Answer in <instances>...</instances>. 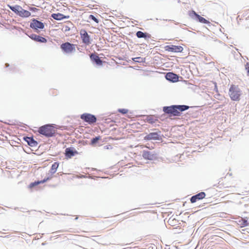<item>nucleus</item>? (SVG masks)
Wrapping results in <instances>:
<instances>
[{
  "instance_id": "a878e982",
  "label": "nucleus",
  "mask_w": 249,
  "mask_h": 249,
  "mask_svg": "<svg viewBox=\"0 0 249 249\" xmlns=\"http://www.w3.org/2000/svg\"><path fill=\"white\" fill-rule=\"evenodd\" d=\"M145 117H146V118H145L146 121L147 123L151 124H153L157 120V119H154L153 117H152L151 115H146Z\"/></svg>"
},
{
  "instance_id": "9d476101",
  "label": "nucleus",
  "mask_w": 249,
  "mask_h": 249,
  "mask_svg": "<svg viewBox=\"0 0 249 249\" xmlns=\"http://www.w3.org/2000/svg\"><path fill=\"white\" fill-rule=\"evenodd\" d=\"M80 35L82 42L87 45L91 43L90 36L88 34L85 29H81L80 31Z\"/></svg>"
},
{
  "instance_id": "b1692460",
  "label": "nucleus",
  "mask_w": 249,
  "mask_h": 249,
  "mask_svg": "<svg viewBox=\"0 0 249 249\" xmlns=\"http://www.w3.org/2000/svg\"><path fill=\"white\" fill-rule=\"evenodd\" d=\"M239 225H240V227L242 228L248 226L249 225L248 218L245 217L241 218L239 220Z\"/></svg>"
},
{
  "instance_id": "20e7f679",
  "label": "nucleus",
  "mask_w": 249,
  "mask_h": 249,
  "mask_svg": "<svg viewBox=\"0 0 249 249\" xmlns=\"http://www.w3.org/2000/svg\"><path fill=\"white\" fill-rule=\"evenodd\" d=\"M30 27L36 33L39 34L40 30H42L45 28V24L38 19L33 18L31 19Z\"/></svg>"
},
{
  "instance_id": "5701e85b",
  "label": "nucleus",
  "mask_w": 249,
  "mask_h": 249,
  "mask_svg": "<svg viewBox=\"0 0 249 249\" xmlns=\"http://www.w3.org/2000/svg\"><path fill=\"white\" fill-rule=\"evenodd\" d=\"M63 14L60 13H53L51 15V17L56 20H63Z\"/></svg>"
},
{
  "instance_id": "dca6fc26",
  "label": "nucleus",
  "mask_w": 249,
  "mask_h": 249,
  "mask_svg": "<svg viewBox=\"0 0 249 249\" xmlns=\"http://www.w3.org/2000/svg\"><path fill=\"white\" fill-rule=\"evenodd\" d=\"M29 37L33 40L39 43H46L47 39L45 37L35 34H31Z\"/></svg>"
},
{
  "instance_id": "c03bdc74",
  "label": "nucleus",
  "mask_w": 249,
  "mask_h": 249,
  "mask_svg": "<svg viewBox=\"0 0 249 249\" xmlns=\"http://www.w3.org/2000/svg\"><path fill=\"white\" fill-rule=\"evenodd\" d=\"M33 6H36V7H39V6L38 5H35V4H32Z\"/></svg>"
},
{
  "instance_id": "a211bd4d",
  "label": "nucleus",
  "mask_w": 249,
  "mask_h": 249,
  "mask_svg": "<svg viewBox=\"0 0 249 249\" xmlns=\"http://www.w3.org/2000/svg\"><path fill=\"white\" fill-rule=\"evenodd\" d=\"M136 36L139 38H144L145 40H148L151 38L150 34L147 32H143L141 31H137L136 33Z\"/></svg>"
},
{
  "instance_id": "7ed1b4c3",
  "label": "nucleus",
  "mask_w": 249,
  "mask_h": 249,
  "mask_svg": "<svg viewBox=\"0 0 249 249\" xmlns=\"http://www.w3.org/2000/svg\"><path fill=\"white\" fill-rule=\"evenodd\" d=\"M188 14L190 17L193 20L201 23L205 24L210 26L211 22L204 18L201 17L193 10H190L188 12Z\"/></svg>"
},
{
  "instance_id": "a18cd8bd",
  "label": "nucleus",
  "mask_w": 249,
  "mask_h": 249,
  "mask_svg": "<svg viewBox=\"0 0 249 249\" xmlns=\"http://www.w3.org/2000/svg\"><path fill=\"white\" fill-rule=\"evenodd\" d=\"M18 209H19V208L18 207H16L15 208V210H18Z\"/></svg>"
},
{
  "instance_id": "ddd939ff",
  "label": "nucleus",
  "mask_w": 249,
  "mask_h": 249,
  "mask_svg": "<svg viewBox=\"0 0 249 249\" xmlns=\"http://www.w3.org/2000/svg\"><path fill=\"white\" fill-rule=\"evenodd\" d=\"M165 77L167 80L172 83L178 81L179 78V75L173 72H167Z\"/></svg>"
},
{
  "instance_id": "7c9ffc66",
  "label": "nucleus",
  "mask_w": 249,
  "mask_h": 249,
  "mask_svg": "<svg viewBox=\"0 0 249 249\" xmlns=\"http://www.w3.org/2000/svg\"><path fill=\"white\" fill-rule=\"evenodd\" d=\"M28 9L30 11L32 12H37L40 10L39 9H38L36 7H31V6H28Z\"/></svg>"
},
{
  "instance_id": "f03ea898",
  "label": "nucleus",
  "mask_w": 249,
  "mask_h": 249,
  "mask_svg": "<svg viewBox=\"0 0 249 249\" xmlns=\"http://www.w3.org/2000/svg\"><path fill=\"white\" fill-rule=\"evenodd\" d=\"M229 94L232 101H238L240 99L242 92L240 89L234 85H231L229 89Z\"/></svg>"
},
{
  "instance_id": "c85d7f7f",
  "label": "nucleus",
  "mask_w": 249,
  "mask_h": 249,
  "mask_svg": "<svg viewBox=\"0 0 249 249\" xmlns=\"http://www.w3.org/2000/svg\"><path fill=\"white\" fill-rule=\"evenodd\" d=\"M89 19L93 20L94 22H95L97 23H98L99 22V19H98L95 16H94L93 15H90L89 16Z\"/></svg>"
},
{
  "instance_id": "4be33fe9",
  "label": "nucleus",
  "mask_w": 249,
  "mask_h": 249,
  "mask_svg": "<svg viewBox=\"0 0 249 249\" xmlns=\"http://www.w3.org/2000/svg\"><path fill=\"white\" fill-rule=\"evenodd\" d=\"M59 163L58 162H54L51 166L50 172L52 175L54 174L59 166Z\"/></svg>"
},
{
  "instance_id": "72a5a7b5",
  "label": "nucleus",
  "mask_w": 249,
  "mask_h": 249,
  "mask_svg": "<svg viewBox=\"0 0 249 249\" xmlns=\"http://www.w3.org/2000/svg\"><path fill=\"white\" fill-rule=\"evenodd\" d=\"M245 70L247 71V73L249 71V62H247L245 65Z\"/></svg>"
},
{
  "instance_id": "79ce46f5",
  "label": "nucleus",
  "mask_w": 249,
  "mask_h": 249,
  "mask_svg": "<svg viewBox=\"0 0 249 249\" xmlns=\"http://www.w3.org/2000/svg\"><path fill=\"white\" fill-rule=\"evenodd\" d=\"M46 243L45 242H43V243H42V244H41V245H42V246H44V245H46Z\"/></svg>"
},
{
  "instance_id": "473e14b6",
  "label": "nucleus",
  "mask_w": 249,
  "mask_h": 249,
  "mask_svg": "<svg viewBox=\"0 0 249 249\" xmlns=\"http://www.w3.org/2000/svg\"><path fill=\"white\" fill-rule=\"evenodd\" d=\"M64 32L65 33H66L71 30V28L69 26H68V25L64 26Z\"/></svg>"
},
{
  "instance_id": "393cba45",
  "label": "nucleus",
  "mask_w": 249,
  "mask_h": 249,
  "mask_svg": "<svg viewBox=\"0 0 249 249\" xmlns=\"http://www.w3.org/2000/svg\"><path fill=\"white\" fill-rule=\"evenodd\" d=\"M101 137L100 136H96L93 138H92L90 140V144L94 146L97 143H98L99 141L101 140Z\"/></svg>"
},
{
  "instance_id": "aec40b11",
  "label": "nucleus",
  "mask_w": 249,
  "mask_h": 249,
  "mask_svg": "<svg viewBox=\"0 0 249 249\" xmlns=\"http://www.w3.org/2000/svg\"><path fill=\"white\" fill-rule=\"evenodd\" d=\"M31 13L29 11H28L26 10L23 9L22 8H21V9L20 10L19 15V16L20 17H21L23 18H26L29 17L30 16H31Z\"/></svg>"
},
{
  "instance_id": "6ab92c4d",
  "label": "nucleus",
  "mask_w": 249,
  "mask_h": 249,
  "mask_svg": "<svg viewBox=\"0 0 249 249\" xmlns=\"http://www.w3.org/2000/svg\"><path fill=\"white\" fill-rule=\"evenodd\" d=\"M7 7L17 15L19 16L22 8L20 6L18 5H11L10 4H8Z\"/></svg>"
},
{
  "instance_id": "37998d69",
  "label": "nucleus",
  "mask_w": 249,
  "mask_h": 249,
  "mask_svg": "<svg viewBox=\"0 0 249 249\" xmlns=\"http://www.w3.org/2000/svg\"><path fill=\"white\" fill-rule=\"evenodd\" d=\"M214 89H216V91H217V87H216V85H215V88H214Z\"/></svg>"
},
{
  "instance_id": "4c0bfd02",
  "label": "nucleus",
  "mask_w": 249,
  "mask_h": 249,
  "mask_svg": "<svg viewBox=\"0 0 249 249\" xmlns=\"http://www.w3.org/2000/svg\"><path fill=\"white\" fill-rule=\"evenodd\" d=\"M31 32V31H28L25 34L29 36L31 34H29V33Z\"/></svg>"
},
{
  "instance_id": "c756f323",
  "label": "nucleus",
  "mask_w": 249,
  "mask_h": 249,
  "mask_svg": "<svg viewBox=\"0 0 249 249\" xmlns=\"http://www.w3.org/2000/svg\"><path fill=\"white\" fill-rule=\"evenodd\" d=\"M118 112L124 115L128 113V110L125 108H119Z\"/></svg>"
},
{
  "instance_id": "f3484780",
  "label": "nucleus",
  "mask_w": 249,
  "mask_h": 249,
  "mask_svg": "<svg viewBox=\"0 0 249 249\" xmlns=\"http://www.w3.org/2000/svg\"><path fill=\"white\" fill-rule=\"evenodd\" d=\"M206 194L204 192H201L194 196L190 198V201L192 203L196 202L197 200H201L205 198Z\"/></svg>"
},
{
  "instance_id": "a19ab883",
  "label": "nucleus",
  "mask_w": 249,
  "mask_h": 249,
  "mask_svg": "<svg viewBox=\"0 0 249 249\" xmlns=\"http://www.w3.org/2000/svg\"><path fill=\"white\" fill-rule=\"evenodd\" d=\"M5 67H8L9 66V64L7 63H5Z\"/></svg>"
},
{
  "instance_id": "2eb2a0df",
  "label": "nucleus",
  "mask_w": 249,
  "mask_h": 249,
  "mask_svg": "<svg viewBox=\"0 0 249 249\" xmlns=\"http://www.w3.org/2000/svg\"><path fill=\"white\" fill-rule=\"evenodd\" d=\"M23 140L31 147H36L38 144V142L34 139L33 136H25L23 137Z\"/></svg>"
},
{
  "instance_id": "1a4fd4ad",
  "label": "nucleus",
  "mask_w": 249,
  "mask_h": 249,
  "mask_svg": "<svg viewBox=\"0 0 249 249\" xmlns=\"http://www.w3.org/2000/svg\"><path fill=\"white\" fill-rule=\"evenodd\" d=\"M142 157L145 160H153L158 159V154L155 152L143 150L142 151Z\"/></svg>"
},
{
  "instance_id": "412c9836",
  "label": "nucleus",
  "mask_w": 249,
  "mask_h": 249,
  "mask_svg": "<svg viewBox=\"0 0 249 249\" xmlns=\"http://www.w3.org/2000/svg\"><path fill=\"white\" fill-rule=\"evenodd\" d=\"M178 111L179 112V113L181 114V112L184 111L188 110L190 107L187 105H177Z\"/></svg>"
},
{
  "instance_id": "c9c22d12",
  "label": "nucleus",
  "mask_w": 249,
  "mask_h": 249,
  "mask_svg": "<svg viewBox=\"0 0 249 249\" xmlns=\"http://www.w3.org/2000/svg\"><path fill=\"white\" fill-rule=\"evenodd\" d=\"M69 18H70V16H66V15H63V19H68Z\"/></svg>"
},
{
  "instance_id": "2f4dec72",
  "label": "nucleus",
  "mask_w": 249,
  "mask_h": 249,
  "mask_svg": "<svg viewBox=\"0 0 249 249\" xmlns=\"http://www.w3.org/2000/svg\"><path fill=\"white\" fill-rule=\"evenodd\" d=\"M51 178L52 177H47L46 178H45L43 179L39 180V182L40 184H42L50 180Z\"/></svg>"
},
{
  "instance_id": "423d86ee",
  "label": "nucleus",
  "mask_w": 249,
  "mask_h": 249,
  "mask_svg": "<svg viewBox=\"0 0 249 249\" xmlns=\"http://www.w3.org/2000/svg\"><path fill=\"white\" fill-rule=\"evenodd\" d=\"M80 118L89 124H94L97 121L95 115L88 113H84L80 115Z\"/></svg>"
},
{
  "instance_id": "ea45409f",
  "label": "nucleus",
  "mask_w": 249,
  "mask_h": 249,
  "mask_svg": "<svg viewBox=\"0 0 249 249\" xmlns=\"http://www.w3.org/2000/svg\"><path fill=\"white\" fill-rule=\"evenodd\" d=\"M62 231H55V232H53V234H55L56 233H59V232H62Z\"/></svg>"
},
{
  "instance_id": "0eeeda50",
  "label": "nucleus",
  "mask_w": 249,
  "mask_h": 249,
  "mask_svg": "<svg viewBox=\"0 0 249 249\" xmlns=\"http://www.w3.org/2000/svg\"><path fill=\"white\" fill-rule=\"evenodd\" d=\"M162 135L161 134L160 131H158L156 132H150L149 134H146L144 137L143 140L146 141H149L151 140H162Z\"/></svg>"
},
{
  "instance_id": "f704fd0d",
  "label": "nucleus",
  "mask_w": 249,
  "mask_h": 249,
  "mask_svg": "<svg viewBox=\"0 0 249 249\" xmlns=\"http://www.w3.org/2000/svg\"><path fill=\"white\" fill-rule=\"evenodd\" d=\"M104 148L106 149H109L110 148H112V146L111 145H107L104 146Z\"/></svg>"
},
{
  "instance_id": "f8f14e48",
  "label": "nucleus",
  "mask_w": 249,
  "mask_h": 249,
  "mask_svg": "<svg viewBox=\"0 0 249 249\" xmlns=\"http://www.w3.org/2000/svg\"><path fill=\"white\" fill-rule=\"evenodd\" d=\"M164 48L165 51L173 53H181L183 50V48L179 45H166Z\"/></svg>"
},
{
  "instance_id": "bb28decb",
  "label": "nucleus",
  "mask_w": 249,
  "mask_h": 249,
  "mask_svg": "<svg viewBox=\"0 0 249 249\" xmlns=\"http://www.w3.org/2000/svg\"><path fill=\"white\" fill-rule=\"evenodd\" d=\"M146 58L145 57H137L135 58H133L132 60L136 62L139 63H144L145 62Z\"/></svg>"
},
{
  "instance_id": "9b49d317",
  "label": "nucleus",
  "mask_w": 249,
  "mask_h": 249,
  "mask_svg": "<svg viewBox=\"0 0 249 249\" xmlns=\"http://www.w3.org/2000/svg\"><path fill=\"white\" fill-rule=\"evenodd\" d=\"M77 154H78V152L72 146L66 148L65 150L64 155L65 158L67 160L71 159Z\"/></svg>"
},
{
  "instance_id": "f257e3e1",
  "label": "nucleus",
  "mask_w": 249,
  "mask_h": 249,
  "mask_svg": "<svg viewBox=\"0 0 249 249\" xmlns=\"http://www.w3.org/2000/svg\"><path fill=\"white\" fill-rule=\"evenodd\" d=\"M38 132L46 138L55 137L57 133L55 124H48L38 128Z\"/></svg>"
},
{
  "instance_id": "4468645a",
  "label": "nucleus",
  "mask_w": 249,
  "mask_h": 249,
  "mask_svg": "<svg viewBox=\"0 0 249 249\" xmlns=\"http://www.w3.org/2000/svg\"><path fill=\"white\" fill-rule=\"evenodd\" d=\"M89 57L92 62L96 65L102 66L103 65V61L96 53H91Z\"/></svg>"
},
{
  "instance_id": "6e6552de",
  "label": "nucleus",
  "mask_w": 249,
  "mask_h": 249,
  "mask_svg": "<svg viewBox=\"0 0 249 249\" xmlns=\"http://www.w3.org/2000/svg\"><path fill=\"white\" fill-rule=\"evenodd\" d=\"M60 49L65 53H71L75 51V45L66 42L60 45Z\"/></svg>"
},
{
  "instance_id": "09e8293b",
  "label": "nucleus",
  "mask_w": 249,
  "mask_h": 249,
  "mask_svg": "<svg viewBox=\"0 0 249 249\" xmlns=\"http://www.w3.org/2000/svg\"><path fill=\"white\" fill-rule=\"evenodd\" d=\"M165 20L166 21H171V20H170V19H166Z\"/></svg>"
},
{
  "instance_id": "cd10ccee",
  "label": "nucleus",
  "mask_w": 249,
  "mask_h": 249,
  "mask_svg": "<svg viewBox=\"0 0 249 249\" xmlns=\"http://www.w3.org/2000/svg\"><path fill=\"white\" fill-rule=\"evenodd\" d=\"M40 183L39 182V180H36L34 182H31L29 185V188L30 189L33 188L34 187H36V186L40 184Z\"/></svg>"
},
{
  "instance_id": "58836bf2",
  "label": "nucleus",
  "mask_w": 249,
  "mask_h": 249,
  "mask_svg": "<svg viewBox=\"0 0 249 249\" xmlns=\"http://www.w3.org/2000/svg\"><path fill=\"white\" fill-rule=\"evenodd\" d=\"M20 211L22 212H23V213H24V212H27V213H29V214H30V213L31 212V211H25L24 210L22 211V210H20Z\"/></svg>"
},
{
  "instance_id": "e433bc0d",
  "label": "nucleus",
  "mask_w": 249,
  "mask_h": 249,
  "mask_svg": "<svg viewBox=\"0 0 249 249\" xmlns=\"http://www.w3.org/2000/svg\"><path fill=\"white\" fill-rule=\"evenodd\" d=\"M174 220H175V221H176V219H174L171 220V218H170V219H169V220H168V222H170L171 224H174V223H173V221H174Z\"/></svg>"
},
{
  "instance_id": "49530a36",
  "label": "nucleus",
  "mask_w": 249,
  "mask_h": 249,
  "mask_svg": "<svg viewBox=\"0 0 249 249\" xmlns=\"http://www.w3.org/2000/svg\"><path fill=\"white\" fill-rule=\"evenodd\" d=\"M247 76L249 77V71L247 72Z\"/></svg>"
},
{
  "instance_id": "de8ad7c7",
  "label": "nucleus",
  "mask_w": 249,
  "mask_h": 249,
  "mask_svg": "<svg viewBox=\"0 0 249 249\" xmlns=\"http://www.w3.org/2000/svg\"><path fill=\"white\" fill-rule=\"evenodd\" d=\"M78 216H77V217L75 218V220H77V219H78Z\"/></svg>"
},
{
  "instance_id": "39448f33",
  "label": "nucleus",
  "mask_w": 249,
  "mask_h": 249,
  "mask_svg": "<svg viewBox=\"0 0 249 249\" xmlns=\"http://www.w3.org/2000/svg\"><path fill=\"white\" fill-rule=\"evenodd\" d=\"M162 110L164 113L169 115L171 117L180 116L181 115V113L177 111V105L163 107Z\"/></svg>"
}]
</instances>
